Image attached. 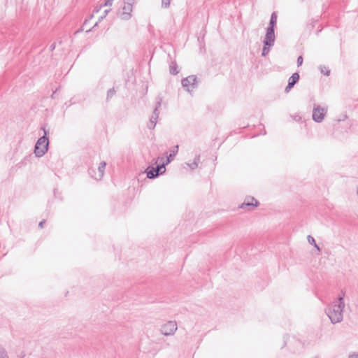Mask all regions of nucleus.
I'll use <instances>...</instances> for the list:
<instances>
[{
    "label": "nucleus",
    "instance_id": "6ab92c4d",
    "mask_svg": "<svg viewBox=\"0 0 358 358\" xmlns=\"http://www.w3.org/2000/svg\"><path fill=\"white\" fill-rule=\"evenodd\" d=\"M157 120L155 119V117L153 118L152 116L150 119V121L148 124V128L149 129H155V126H156V124H157Z\"/></svg>",
    "mask_w": 358,
    "mask_h": 358
},
{
    "label": "nucleus",
    "instance_id": "473e14b6",
    "mask_svg": "<svg viewBox=\"0 0 358 358\" xmlns=\"http://www.w3.org/2000/svg\"><path fill=\"white\" fill-rule=\"evenodd\" d=\"M348 358H358V353H353L352 355H349Z\"/></svg>",
    "mask_w": 358,
    "mask_h": 358
},
{
    "label": "nucleus",
    "instance_id": "9b49d317",
    "mask_svg": "<svg viewBox=\"0 0 358 358\" xmlns=\"http://www.w3.org/2000/svg\"><path fill=\"white\" fill-rule=\"evenodd\" d=\"M162 97L158 96L156 98L155 107L152 114L151 115L153 118L155 117L157 120L158 119L159 115V109L162 106Z\"/></svg>",
    "mask_w": 358,
    "mask_h": 358
},
{
    "label": "nucleus",
    "instance_id": "aec40b11",
    "mask_svg": "<svg viewBox=\"0 0 358 358\" xmlns=\"http://www.w3.org/2000/svg\"><path fill=\"white\" fill-rule=\"evenodd\" d=\"M0 358H9L8 352L4 347L0 345Z\"/></svg>",
    "mask_w": 358,
    "mask_h": 358
},
{
    "label": "nucleus",
    "instance_id": "72a5a7b5",
    "mask_svg": "<svg viewBox=\"0 0 358 358\" xmlns=\"http://www.w3.org/2000/svg\"><path fill=\"white\" fill-rule=\"evenodd\" d=\"M57 90H56L55 91H54L51 95V98L52 99H55V94L57 92Z\"/></svg>",
    "mask_w": 358,
    "mask_h": 358
},
{
    "label": "nucleus",
    "instance_id": "f8f14e48",
    "mask_svg": "<svg viewBox=\"0 0 358 358\" xmlns=\"http://www.w3.org/2000/svg\"><path fill=\"white\" fill-rule=\"evenodd\" d=\"M178 152V145L173 146L169 156L166 157V165L169 164L172 160H173L175 156Z\"/></svg>",
    "mask_w": 358,
    "mask_h": 358
},
{
    "label": "nucleus",
    "instance_id": "c756f323",
    "mask_svg": "<svg viewBox=\"0 0 358 358\" xmlns=\"http://www.w3.org/2000/svg\"><path fill=\"white\" fill-rule=\"evenodd\" d=\"M45 220H41V221L39 222V224H38V227H39V228H43V226H44V224H45Z\"/></svg>",
    "mask_w": 358,
    "mask_h": 358
},
{
    "label": "nucleus",
    "instance_id": "2f4dec72",
    "mask_svg": "<svg viewBox=\"0 0 358 358\" xmlns=\"http://www.w3.org/2000/svg\"><path fill=\"white\" fill-rule=\"evenodd\" d=\"M99 21H98V22H96L94 24V25L92 27V28H91V29H87V30L86 31V32H87V33L90 32V31H92V29H94V27H97V25H98V23H99Z\"/></svg>",
    "mask_w": 358,
    "mask_h": 358
},
{
    "label": "nucleus",
    "instance_id": "393cba45",
    "mask_svg": "<svg viewBox=\"0 0 358 358\" xmlns=\"http://www.w3.org/2000/svg\"><path fill=\"white\" fill-rule=\"evenodd\" d=\"M303 57L301 55L299 56L298 58H297V66H300L302 65L303 64Z\"/></svg>",
    "mask_w": 358,
    "mask_h": 358
},
{
    "label": "nucleus",
    "instance_id": "5701e85b",
    "mask_svg": "<svg viewBox=\"0 0 358 358\" xmlns=\"http://www.w3.org/2000/svg\"><path fill=\"white\" fill-rule=\"evenodd\" d=\"M171 3V0H162V7L164 8H167L169 7Z\"/></svg>",
    "mask_w": 358,
    "mask_h": 358
},
{
    "label": "nucleus",
    "instance_id": "c9c22d12",
    "mask_svg": "<svg viewBox=\"0 0 358 358\" xmlns=\"http://www.w3.org/2000/svg\"><path fill=\"white\" fill-rule=\"evenodd\" d=\"M102 6H103V5H101V6H100L99 8H95V9H94V13H97V12H99V9L101 8V7Z\"/></svg>",
    "mask_w": 358,
    "mask_h": 358
},
{
    "label": "nucleus",
    "instance_id": "39448f33",
    "mask_svg": "<svg viewBox=\"0 0 358 358\" xmlns=\"http://www.w3.org/2000/svg\"><path fill=\"white\" fill-rule=\"evenodd\" d=\"M177 329V323L175 321H169L161 327L160 331L164 336H171L175 334Z\"/></svg>",
    "mask_w": 358,
    "mask_h": 358
},
{
    "label": "nucleus",
    "instance_id": "bb28decb",
    "mask_svg": "<svg viewBox=\"0 0 358 358\" xmlns=\"http://www.w3.org/2000/svg\"><path fill=\"white\" fill-rule=\"evenodd\" d=\"M293 87H294L293 85H292L288 83L287 85L286 86L285 89V92L286 93H288L291 90V89L293 88Z\"/></svg>",
    "mask_w": 358,
    "mask_h": 358
},
{
    "label": "nucleus",
    "instance_id": "f03ea898",
    "mask_svg": "<svg viewBox=\"0 0 358 358\" xmlns=\"http://www.w3.org/2000/svg\"><path fill=\"white\" fill-rule=\"evenodd\" d=\"M43 131V136L40 137L34 146V154L37 157H43L48 150L49 148V130L45 129V127H42Z\"/></svg>",
    "mask_w": 358,
    "mask_h": 358
},
{
    "label": "nucleus",
    "instance_id": "e433bc0d",
    "mask_svg": "<svg viewBox=\"0 0 358 358\" xmlns=\"http://www.w3.org/2000/svg\"><path fill=\"white\" fill-rule=\"evenodd\" d=\"M314 247L318 250V251H320V247L317 245V243H315V245H314Z\"/></svg>",
    "mask_w": 358,
    "mask_h": 358
},
{
    "label": "nucleus",
    "instance_id": "0eeeda50",
    "mask_svg": "<svg viewBox=\"0 0 358 358\" xmlns=\"http://www.w3.org/2000/svg\"><path fill=\"white\" fill-rule=\"evenodd\" d=\"M327 112V109L320 106H315L313 110V120L315 122H322Z\"/></svg>",
    "mask_w": 358,
    "mask_h": 358
},
{
    "label": "nucleus",
    "instance_id": "b1692460",
    "mask_svg": "<svg viewBox=\"0 0 358 358\" xmlns=\"http://www.w3.org/2000/svg\"><path fill=\"white\" fill-rule=\"evenodd\" d=\"M307 239H308V243L310 245H315L316 242H315V238L313 236H311L310 235H308L307 237Z\"/></svg>",
    "mask_w": 358,
    "mask_h": 358
},
{
    "label": "nucleus",
    "instance_id": "f257e3e1",
    "mask_svg": "<svg viewBox=\"0 0 358 358\" xmlns=\"http://www.w3.org/2000/svg\"><path fill=\"white\" fill-rule=\"evenodd\" d=\"M344 308L345 306L333 301L332 304L326 308L325 313L332 324L339 323L343 320Z\"/></svg>",
    "mask_w": 358,
    "mask_h": 358
},
{
    "label": "nucleus",
    "instance_id": "9d476101",
    "mask_svg": "<svg viewBox=\"0 0 358 358\" xmlns=\"http://www.w3.org/2000/svg\"><path fill=\"white\" fill-rule=\"evenodd\" d=\"M275 40V29L267 27L263 43H266V45H273Z\"/></svg>",
    "mask_w": 358,
    "mask_h": 358
},
{
    "label": "nucleus",
    "instance_id": "6e6552de",
    "mask_svg": "<svg viewBox=\"0 0 358 358\" xmlns=\"http://www.w3.org/2000/svg\"><path fill=\"white\" fill-rule=\"evenodd\" d=\"M259 205V202L257 201L253 196H247L245 199L244 202L241 203L239 208L247 210H253Z\"/></svg>",
    "mask_w": 358,
    "mask_h": 358
},
{
    "label": "nucleus",
    "instance_id": "f3484780",
    "mask_svg": "<svg viewBox=\"0 0 358 358\" xmlns=\"http://www.w3.org/2000/svg\"><path fill=\"white\" fill-rule=\"evenodd\" d=\"M345 296V292L343 290H341L340 294H338L336 300H335L334 302L341 304L342 306H345V302H344Z\"/></svg>",
    "mask_w": 358,
    "mask_h": 358
},
{
    "label": "nucleus",
    "instance_id": "c85d7f7f",
    "mask_svg": "<svg viewBox=\"0 0 358 358\" xmlns=\"http://www.w3.org/2000/svg\"><path fill=\"white\" fill-rule=\"evenodd\" d=\"M93 17V15H91L90 16V17L88 19H86L84 22H83V27H85L87 24H88V22L90 21V19H92Z\"/></svg>",
    "mask_w": 358,
    "mask_h": 358
},
{
    "label": "nucleus",
    "instance_id": "4468645a",
    "mask_svg": "<svg viewBox=\"0 0 358 358\" xmlns=\"http://www.w3.org/2000/svg\"><path fill=\"white\" fill-rule=\"evenodd\" d=\"M178 66L176 61H172L169 65V73L176 76L179 73Z\"/></svg>",
    "mask_w": 358,
    "mask_h": 358
},
{
    "label": "nucleus",
    "instance_id": "2eb2a0df",
    "mask_svg": "<svg viewBox=\"0 0 358 358\" xmlns=\"http://www.w3.org/2000/svg\"><path fill=\"white\" fill-rule=\"evenodd\" d=\"M300 76L299 73H294L289 78L288 83L294 86L299 80Z\"/></svg>",
    "mask_w": 358,
    "mask_h": 358
},
{
    "label": "nucleus",
    "instance_id": "4be33fe9",
    "mask_svg": "<svg viewBox=\"0 0 358 358\" xmlns=\"http://www.w3.org/2000/svg\"><path fill=\"white\" fill-rule=\"evenodd\" d=\"M320 72H321L322 73H323L324 75L327 76H329V74H330V70L327 69L325 68V66H320Z\"/></svg>",
    "mask_w": 358,
    "mask_h": 358
},
{
    "label": "nucleus",
    "instance_id": "423d86ee",
    "mask_svg": "<svg viewBox=\"0 0 358 358\" xmlns=\"http://www.w3.org/2000/svg\"><path fill=\"white\" fill-rule=\"evenodd\" d=\"M182 85L184 88L190 92L193 89L197 87V78L196 76L192 75L187 78H182L181 80Z\"/></svg>",
    "mask_w": 358,
    "mask_h": 358
},
{
    "label": "nucleus",
    "instance_id": "7ed1b4c3",
    "mask_svg": "<svg viewBox=\"0 0 358 358\" xmlns=\"http://www.w3.org/2000/svg\"><path fill=\"white\" fill-rule=\"evenodd\" d=\"M166 164L162 163L160 165H157L156 167L149 166L145 173L147 174V178L149 179H155L166 171L165 168Z\"/></svg>",
    "mask_w": 358,
    "mask_h": 358
},
{
    "label": "nucleus",
    "instance_id": "a211bd4d",
    "mask_svg": "<svg viewBox=\"0 0 358 358\" xmlns=\"http://www.w3.org/2000/svg\"><path fill=\"white\" fill-rule=\"evenodd\" d=\"M273 45H266V43H264L262 52V56L266 57L268 52H270V48L273 47Z\"/></svg>",
    "mask_w": 358,
    "mask_h": 358
},
{
    "label": "nucleus",
    "instance_id": "f704fd0d",
    "mask_svg": "<svg viewBox=\"0 0 358 358\" xmlns=\"http://www.w3.org/2000/svg\"><path fill=\"white\" fill-rule=\"evenodd\" d=\"M83 31V27L82 26L79 29H78L76 34L80 33Z\"/></svg>",
    "mask_w": 358,
    "mask_h": 358
},
{
    "label": "nucleus",
    "instance_id": "dca6fc26",
    "mask_svg": "<svg viewBox=\"0 0 358 358\" xmlns=\"http://www.w3.org/2000/svg\"><path fill=\"white\" fill-rule=\"evenodd\" d=\"M200 161V155H196L194 157V162L191 164L187 163V165L192 170L198 167V163Z\"/></svg>",
    "mask_w": 358,
    "mask_h": 358
},
{
    "label": "nucleus",
    "instance_id": "ddd939ff",
    "mask_svg": "<svg viewBox=\"0 0 358 358\" xmlns=\"http://www.w3.org/2000/svg\"><path fill=\"white\" fill-rule=\"evenodd\" d=\"M277 13L275 12H273L271 15L268 28L275 29L277 24Z\"/></svg>",
    "mask_w": 358,
    "mask_h": 358
},
{
    "label": "nucleus",
    "instance_id": "20e7f679",
    "mask_svg": "<svg viewBox=\"0 0 358 358\" xmlns=\"http://www.w3.org/2000/svg\"><path fill=\"white\" fill-rule=\"evenodd\" d=\"M135 0H124V6L122 12L120 13L122 20H128L131 17V12L133 10V5Z\"/></svg>",
    "mask_w": 358,
    "mask_h": 358
},
{
    "label": "nucleus",
    "instance_id": "cd10ccee",
    "mask_svg": "<svg viewBox=\"0 0 358 358\" xmlns=\"http://www.w3.org/2000/svg\"><path fill=\"white\" fill-rule=\"evenodd\" d=\"M113 0H105L103 6H111L112 5V3H113Z\"/></svg>",
    "mask_w": 358,
    "mask_h": 358
},
{
    "label": "nucleus",
    "instance_id": "7c9ffc66",
    "mask_svg": "<svg viewBox=\"0 0 358 358\" xmlns=\"http://www.w3.org/2000/svg\"><path fill=\"white\" fill-rule=\"evenodd\" d=\"M55 46H56L55 43H52V44L50 45V50L51 52H52V51H53V50L55 49Z\"/></svg>",
    "mask_w": 358,
    "mask_h": 358
},
{
    "label": "nucleus",
    "instance_id": "1a4fd4ad",
    "mask_svg": "<svg viewBox=\"0 0 358 358\" xmlns=\"http://www.w3.org/2000/svg\"><path fill=\"white\" fill-rule=\"evenodd\" d=\"M106 166V162H101L98 167V175L94 176V174H96V171L93 169H89L88 173L89 174L94 178H95L96 180H100L103 178L104 175L105 169Z\"/></svg>",
    "mask_w": 358,
    "mask_h": 358
},
{
    "label": "nucleus",
    "instance_id": "a878e982",
    "mask_svg": "<svg viewBox=\"0 0 358 358\" xmlns=\"http://www.w3.org/2000/svg\"><path fill=\"white\" fill-rule=\"evenodd\" d=\"M108 10H105L103 15L99 18V22H101L103 18H105L108 15Z\"/></svg>",
    "mask_w": 358,
    "mask_h": 358
},
{
    "label": "nucleus",
    "instance_id": "412c9836",
    "mask_svg": "<svg viewBox=\"0 0 358 358\" xmlns=\"http://www.w3.org/2000/svg\"><path fill=\"white\" fill-rule=\"evenodd\" d=\"M115 94V90L114 87L109 89L107 92L106 101H108Z\"/></svg>",
    "mask_w": 358,
    "mask_h": 358
}]
</instances>
